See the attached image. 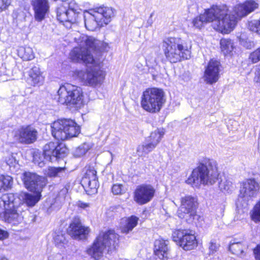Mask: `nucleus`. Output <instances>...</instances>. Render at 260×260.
Here are the masks:
<instances>
[{
  "mask_svg": "<svg viewBox=\"0 0 260 260\" xmlns=\"http://www.w3.org/2000/svg\"><path fill=\"white\" fill-rule=\"evenodd\" d=\"M258 7V4L255 1H246L235 7V15L229 13L225 5L213 6L211 8L206 10L204 14L194 18L192 24L196 28H201L205 23L212 22L215 29L222 33H229L235 27L238 18L246 16Z\"/></svg>",
  "mask_w": 260,
  "mask_h": 260,
  "instance_id": "obj_1",
  "label": "nucleus"
},
{
  "mask_svg": "<svg viewBox=\"0 0 260 260\" xmlns=\"http://www.w3.org/2000/svg\"><path fill=\"white\" fill-rule=\"evenodd\" d=\"M218 176L216 161L205 157L199 160L198 167L193 170L186 182L193 187H199L202 184H213Z\"/></svg>",
  "mask_w": 260,
  "mask_h": 260,
  "instance_id": "obj_2",
  "label": "nucleus"
},
{
  "mask_svg": "<svg viewBox=\"0 0 260 260\" xmlns=\"http://www.w3.org/2000/svg\"><path fill=\"white\" fill-rule=\"evenodd\" d=\"M161 49L166 59L171 63H176L191 57V43L180 38L165 39Z\"/></svg>",
  "mask_w": 260,
  "mask_h": 260,
  "instance_id": "obj_3",
  "label": "nucleus"
},
{
  "mask_svg": "<svg viewBox=\"0 0 260 260\" xmlns=\"http://www.w3.org/2000/svg\"><path fill=\"white\" fill-rule=\"evenodd\" d=\"M77 43L78 46L74 47L70 52L71 59L87 66L94 64L95 60L93 53L95 50L98 41L92 37L83 35L77 40Z\"/></svg>",
  "mask_w": 260,
  "mask_h": 260,
  "instance_id": "obj_4",
  "label": "nucleus"
},
{
  "mask_svg": "<svg viewBox=\"0 0 260 260\" xmlns=\"http://www.w3.org/2000/svg\"><path fill=\"white\" fill-rule=\"evenodd\" d=\"M119 241L118 235L113 230L102 232L100 233L92 245L89 247L87 253L96 260L100 259L103 255L104 249L108 248V251L116 249Z\"/></svg>",
  "mask_w": 260,
  "mask_h": 260,
  "instance_id": "obj_5",
  "label": "nucleus"
},
{
  "mask_svg": "<svg viewBox=\"0 0 260 260\" xmlns=\"http://www.w3.org/2000/svg\"><path fill=\"white\" fill-rule=\"evenodd\" d=\"M58 102L61 104L80 108L85 104L82 89L67 83L60 86L58 90Z\"/></svg>",
  "mask_w": 260,
  "mask_h": 260,
  "instance_id": "obj_6",
  "label": "nucleus"
},
{
  "mask_svg": "<svg viewBox=\"0 0 260 260\" xmlns=\"http://www.w3.org/2000/svg\"><path fill=\"white\" fill-rule=\"evenodd\" d=\"M165 101V93L162 89L148 88L141 96V105L145 111L155 113L160 110Z\"/></svg>",
  "mask_w": 260,
  "mask_h": 260,
  "instance_id": "obj_7",
  "label": "nucleus"
},
{
  "mask_svg": "<svg viewBox=\"0 0 260 260\" xmlns=\"http://www.w3.org/2000/svg\"><path fill=\"white\" fill-rule=\"evenodd\" d=\"M51 127L52 136L61 141L77 136L80 131V126L70 119H59L54 122Z\"/></svg>",
  "mask_w": 260,
  "mask_h": 260,
  "instance_id": "obj_8",
  "label": "nucleus"
},
{
  "mask_svg": "<svg viewBox=\"0 0 260 260\" xmlns=\"http://www.w3.org/2000/svg\"><path fill=\"white\" fill-rule=\"evenodd\" d=\"M180 205L177 214L179 218L185 219L190 223L197 219V214L198 203L197 198L190 195H186L180 199Z\"/></svg>",
  "mask_w": 260,
  "mask_h": 260,
  "instance_id": "obj_9",
  "label": "nucleus"
},
{
  "mask_svg": "<svg viewBox=\"0 0 260 260\" xmlns=\"http://www.w3.org/2000/svg\"><path fill=\"white\" fill-rule=\"evenodd\" d=\"M172 238L185 250L193 249L198 245L194 232L189 230H178L173 232Z\"/></svg>",
  "mask_w": 260,
  "mask_h": 260,
  "instance_id": "obj_10",
  "label": "nucleus"
},
{
  "mask_svg": "<svg viewBox=\"0 0 260 260\" xmlns=\"http://www.w3.org/2000/svg\"><path fill=\"white\" fill-rule=\"evenodd\" d=\"M78 77L85 85L95 87L101 85L105 77V73L103 70L94 67L78 72Z\"/></svg>",
  "mask_w": 260,
  "mask_h": 260,
  "instance_id": "obj_11",
  "label": "nucleus"
},
{
  "mask_svg": "<svg viewBox=\"0 0 260 260\" xmlns=\"http://www.w3.org/2000/svg\"><path fill=\"white\" fill-rule=\"evenodd\" d=\"M44 158L50 162H54L63 158L68 153V149L62 144L50 142L44 146Z\"/></svg>",
  "mask_w": 260,
  "mask_h": 260,
  "instance_id": "obj_12",
  "label": "nucleus"
},
{
  "mask_svg": "<svg viewBox=\"0 0 260 260\" xmlns=\"http://www.w3.org/2000/svg\"><path fill=\"white\" fill-rule=\"evenodd\" d=\"M22 179L25 187L34 192H41L46 184V179L31 172H24Z\"/></svg>",
  "mask_w": 260,
  "mask_h": 260,
  "instance_id": "obj_13",
  "label": "nucleus"
},
{
  "mask_svg": "<svg viewBox=\"0 0 260 260\" xmlns=\"http://www.w3.org/2000/svg\"><path fill=\"white\" fill-rule=\"evenodd\" d=\"M81 183L88 194H93L97 192L99 187L96 171L93 167H89L82 177Z\"/></svg>",
  "mask_w": 260,
  "mask_h": 260,
  "instance_id": "obj_14",
  "label": "nucleus"
},
{
  "mask_svg": "<svg viewBox=\"0 0 260 260\" xmlns=\"http://www.w3.org/2000/svg\"><path fill=\"white\" fill-rule=\"evenodd\" d=\"M155 192V189L150 184L140 185L134 192V200L139 205L146 204L152 200Z\"/></svg>",
  "mask_w": 260,
  "mask_h": 260,
  "instance_id": "obj_15",
  "label": "nucleus"
},
{
  "mask_svg": "<svg viewBox=\"0 0 260 260\" xmlns=\"http://www.w3.org/2000/svg\"><path fill=\"white\" fill-rule=\"evenodd\" d=\"M89 232V228L83 226L80 218L78 216L73 219L68 229L69 235L76 240L86 239Z\"/></svg>",
  "mask_w": 260,
  "mask_h": 260,
  "instance_id": "obj_16",
  "label": "nucleus"
},
{
  "mask_svg": "<svg viewBox=\"0 0 260 260\" xmlns=\"http://www.w3.org/2000/svg\"><path fill=\"white\" fill-rule=\"evenodd\" d=\"M38 132L33 127L28 125L22 126L15 132L14 137L19 142L25 144L34 143L37 139Z\"/></svg>",
  "mask_w": 260,
  "mask_h": 260,
  "instance_id": "obj_17",
  "label": "nucleus"
},
{
  "mask_svg": "<svg viewBox=\"0 0 260 260\" xmlns=\"http://www.w3.org/2000/svg\"><path fill=\"white\" fill-rule=\"evenodd\" d=\"M31 5L34 12L35 19L38 22H41L49 14V0H32Z\"/></svg>",
  "mask_w": 260,
  "mask_h": 260,
  "instance_id": "obj_18",
  "label": "nucleus"
},
{
  "mask_svg": "<svg viewBox=\"0 0 260 260\" xmlns=\"http://www.w3.org/2000/svg\"><path fill=\"white\" fill-rule=\"evenodd\" d=\"M259 189V185L254 179H246L241 184L240 196L245 200H248L256 196Z\"/></svg>",
  "mask_w": 260,
  "mask_h": 260,
  "instance_id": "obj_19",
  "label": "nucleus"
},
{
  "mask_svg": "<svg viewBox=\"0 0 260 260\" xmlns=\"http://www.w3.org/2000/svg\"><path fill=\"white\" fill-rule=\"evenodd\" d=\"M220 62L211 60L207 67L204 74L205 81L209 84L217 81L219 78Z\"/></svg>",
  "mask_w": 260,
  "mask_h": 260,
  "instance_id": "obj_20",
  "label": "nucleus"
},
{
  "mask_svg": "<svg viewBox=\"0 0 260 260\" xmlns=\"http://www.w3.org/2000/svg\"><path fill=\"white\" fill-rule=\"evenodd\" d=\"M168 240L159 238L155 240L154 243V252L160 260H167L170 251Z\"/></svg>",
  "mask_w": 260,
  "mask_h": 260,
  "instance_id": "obj_21",
  "label": "nucleus"
},
{
  "mask_svg": "<svg viewBox=\"0 0 260 260\" xmlns=\"http://www.w3.org/2000/svg\"><path fill=\"white\" fill-rule=\"evenodd\" d=\"M84 18L85 26L88 30L94 31L98 27L103 25L102 22L100 20L99 16H98L95 12L93 14L89 12L85 13Z\"/></svg>",
  "mask_w": 260,
  "mask_h": 260,
  "instance_id": "obj_22",
  "label": "nucleus"
},
{
  "mask_svg": "<svg viewBox=\"0 0 260 260\" xmlns=\"http://www.w3.org/2000/svg\"><path fill=\"white\" fill-rule=\"evenodd\" d=\"M248 248L247 243L244 241H238L236 239L233 240L229 245V250L233 254L244 258L246 255V250Z\"/></svg>",
  "mask_w": 260,
  "mask_h": 260,
  "instance_id": "obj_23",
  "label": "nucleus"
},
{
  "mask_svg": "<svg viewBox=\"0 0 260 260\" xmlns=\"http://www.w3.org/2000/svg\"><path fill=\"white\" fill-rule=\"evenodd\" d=\"M95 12L99 16L100 20L106 24L110 22L111 18L114 16V10L111 7L102 6L95 9Z\"/></svg>",
  "mask_w": 260,
  "mask_h": 260,
  "instance_id": "obj_24",
  "label": "nucleus"
},
{
  "mask_svg": "<svg viewBox=\"0 0 260 260\" xmlns=\"http://www.w3.org/2000/svg\"><path fill=\"white\" fill-rule=\"evenodd\" d=\"M43 80V77L38 67H34L27 72V76L26 81L28 84L32 86H35L40 84Z\"/></svg>",
  "mask_w": 260,
  "mask_h": 260,
  "instance_id": "obj_25",
  "label": "nucleus"
},
{
  "mask_svg": "<svg viewBox=\"0 0 260 260\" xmlns=\"http://www.w3.org/2000/svg\"><path fill=\"white\" fill-rule=\"evenodd\" d=\"M18 209H16L14 208L11 209V208L7 211H5V220L9 222L12 223L13 224H17L21 222L23 219V216L22 213H18Z\"/></svg>",
  "mask_w": 260,
  "mask_h": 260,
  "instance_id": "obj_26",
  "label": "nucleus"
},
{
  "mask_svg": "<svg viewBox=\"0 0 260 260\" xmlns=\"http://www.w3.org/2000/svg\"><path fill=\"white\" fill-rule=\"evenodd\" d=\"M156 146L155 144L146 139L145 142L138 147V154L140 156H145L151 152Z\"/></svg>",
  "mask_w": 260,
  "mask_h": 260,
  "instance_id": "obj_27",
  "label": "nucleus"
},
{
  "mask_svg": "<svg viewBox=\"0 0 260 260\" xmlns=\"http://www.w3.org/2000/svg\"><path fill=\"white\" fill-rule=\"evenodd\" d=\"M138 220L139 218L134 215H132L126 218L124 224L121 227V232L125 234L128 233L137 226Z\"/></svg>",
  "mask_w": 260,
  "mask_h": 260,
  "instance_id": "obj_28",
  "label": "nucleus"
},
{
  "mask_svg": "<svg viewBox=\"0 0 260 260\" xmlns=\"http://www.w3.org/2000/svg\"><path fill=\"white\" fill-rule=\"evenodd\" d=\"M44 172L45 174L50 178L62 177L66 175V169L62 167H49Z\"/></svg>",
  "mask_w": 260,
  "mask_h": 260,
  "instance_id": "obj_29",
  "label": "nucleus"
},
{
  "mask_svg": "<svg viewBox=\"0 0 260 260\" xmlns=\"http://www.w3.org/2000/svg\"><path fill=\"white\" fill-rule=\"evenodd\" d=\"M18 56L25 60H31L35 58L32 49L29 47H19L17 50Z\"/></svg>",
  "mask_w": 260,
  "mask_h": 260,
  "instance_id": "obj_30",
  "label": "nucleus"
},
{
  "mask_svg": "<svg viewBox=\"0 0 260 260\" xmlns=\"http://www.w3.org/2000/svg\"><path fill=\"white\" fill-rule=\"evenodd\" d=\"M14 196L12 194H3L0 198V208L7 211L12 207H14Z\"/></svg>",
  "mask_w": 260,
  "mask_h": 260,
  "instance_id": "obj_31",
  "label": "nucleus"
},
{
  "mask_svg": "<svg viewBox=\"0 0 260 260\" xmlns=\"http://www.w3.org/2000/svg\"><path fill=\"white\" fill-rule=\"evenodd\" d=\"M36 194L25 193L23 199L28 206H34L40 199L41 192H35Z\"/></svg>",
  "mask_w": 260,
  "mask_h": 260,
  "instance_id": "obj_32",
  "label": "nucleus"
},
{
  "mask_svg": "<svg viewBox=\"0 0 260 260\" xmlns=\"http://www.w3.org/2000/svg\"><path fill=\"white\" fill-rule=\"evenodd\" d=\"M221 51L225 55L230 54L234 49L233 42L230 39H222L220 40Z\"/></svg>",
  "mask_w": 260,
  "mask_h": 260,
  "instance_id": "obj_33",
  "label": "nucleus"
},
{
  "mask_svg": "<svg viewBox=\"0 0 260 260\" xmlns=\"http://www.w3.org/2000/svg\"><path fill=\"white\" fill-rule=\"evenodd\" d=\"M165 133V132L164 128H157L151 133L150 137L147 140L155 144L156 145H157L164 136Z\"/></svg>",
  "mask_w": 260,
  "mask_h": 260,
  "instance_id": "obj_34",
  "label": "nucleus"
},
{
  "mask_svg": "<svg viewBox=\"0 0 260 260\" xmlns=\"http://www.w3.org/2000/svg\"><path fill=\"white\" fill-rule=\"evenodd\" d=\"M13 184V178L10 176H0V191L10 189Z\"/></svg>",
  "mask_w": 260,
  "mask_h": 260,
  "instance_id": "obj_35",
  "label": "nucleus"
},
{
  "mask_svg": "<svg viewBox=\"0 0 260 260\" xmlns=\"http://www.w3.org/2000/svg\"><path fill=\"white\" fill-rule=\"evenodd\" d=\"M219 187L222 191L228 193L232 191L234 188L232 181L225 179L221 180L219 183Z\"/></svg>",
  "mask_w": 260,
  "mask_h": 260,
  "instance_id": "obj_36",
  "label": "nucleus"
},
{
  "mask_svg": "<svg viewBox=\"0 0 260 260\" xmlns=\"http://www.w3.org/2000/svg\"><path fill=\"white\" fill-rule=\"evenodd\" d=\"M7 165L10 167V170L13 173H17L19 169V165L15 158L12 155L10 156L6 160Z\"/></svg>",
  "mask_w": 260,
  "mask_h": 260,
  "instance_id": "obj_37",
  "label": "nucleus"
},
{
  "mask_svg": "<svg viewBox=\"0 0 260 260\" xmlns=\"http://www.w3.org/2000/svg\"><path fill=\"white\" fill-rule=\"evenodd\" d=\"M53 238L56 246L59 248H61L67 243V241L65 237V234L62 233H56L54 236Z\"/></svg>",
  "mask_w": 260,
  "mask_h": 260,
  "instance_id": "obj_38",
  "label": "nucleus"
},
{
  "mask_svg": "<svg viewBox=\"0 0 260 260\" xmlns=\"http://www.w3.org/2000/svg\"><path fill=\"white\" fill-rule=\"evenodd\" d=\"M248 28L250 30L260 35V17L258 20H253L249 21Z\"/></svg>",
  "mask_w": 260,
  "mask_h": 260,
  "instance_id": "obj_39",
  "label": "nucleus"
},
{
  "mask_svg": "<svg viewBox=\"0 0 260 260\" xmlns=\"http://www.w3.org/2000/svg\"><path fill=\"white\" fill-rule=\"evenodd\" d=\"M34 161L35 164L42 168L44 166L47 161H49L46 160V158H44V152L43 154L39 152H35L34 154Z\"/></svg>",
  "mask_w": 260,
  "mask_h": 260,
  "instance_id": "obj_40",
  "label": "nucleus"
},
{
  "mask_svg": "<svg viewBox=\"0 0 260 260\" xmlns=\"http://www.w3.org/2000/svg\"><path fill=\"white\" fill-rule=\"evenodd\" d=\"M88 148L87 146L84 144L79 146L76 149L74 152V155L76 157H79L84 155L88 151Z\"/></svg>",
  "mask_w": 260,
  "mask_h": 260,
  "instance_id": "obj_41",
  "label": "nucleus"
},
{
  "mask_svg": "<svg viewBox=\"0 0 260 260\" xmlns=\"http://www.w3.org/2000/svg\"><path fill=\"white\" fill-rule=\"evenodd\" d=\"M249 58L253 63L260 61V47L250 54Z\"/></svg>",
  "mask_w": 260,
  "mask_h": 260,
  "instance_id": "obj_42",
  "label": "nucleus"
},
{
  "mask_svg": "<svg viewBox=\"0 0 260 260\" xmlns=\"http://www.w3.org/2000/svg\"><path fill=\"white\" fill-rule=\"evenodd\" d=\"M251 217L254 221H260V201L255 206Z\"/></svg>",
  "mask_w": 260,
  "mask_h": 260,
  "instance_id": "obj_43",
  "label": "nucleus"
},
{
  "mask_svg": "<svg viewBox=\"0 0 260 260\" xmlns=\"http://www.w3.org/2000/svg\"><path fill=\"white\" fill-rule=\"evenodd\" d=\"M220 245L215 240H211L209 244L210 254H213L218 250Z\"/></svg>",
  "mask_w": 260,
  "mask_h": 260,
  "instance_id": "obj_44",
  "label": "nucleus"
},
{
  "mask_svg": "<svg viewBox=\"0 0 260 260\" xmlns=\"http://www.w3.org/2000/svg\"><path fill=\"white\" fill-rule=\"evenodd\" d=\"M240 44L247 49H250L254 47V43L253 42L248 39H240Z\"/></svg>",
  "mask_w": 260,
  "mask_h": 260,
  "instance_id": "obj_45",
  "label": "nucleus"
},
{
  "mask_svg": "<svg viewBox=\"0 0 260 260\" xmlns=\"http://www.w3.org/2000/svg\"><path fill=\"white\" fill-rule=\"evenodd\" d=\"M123 191V186L122 184H115L112 187V191L114 194H120Z\"/></svg>",
  "mask_w": 260,
  "mask_h": 260,
  "instance_id": "obj_46",
  "label": "nucleus"
},
{
  "mask_svg": "<svg viewBox=\"0 0 260 260\" xmlns=\"http://www.w3.org/2000/svg\"><path fill=\"white\" fill-rule=\"evenodd\" d=\"M11 3V0H0V13L7 9Z\"/></svg>",
  "mask_w": 260,
  "mask_h": 260,
  "instance_id": "obj_47",
  "label": "nucleus"
},
{
  "mask_svg": "<svg viewBox=\"0 0 260 260\" xmlns=\"http://www.w3.org/2000/svg\"><path fill=\"white\" fill-rule=\"evenodd\" d=\"M254 80L255 82L260 84V63L256 67Z\"/></svg>",
  "mask_w": 260,
  "mask_h": 260,
  "instance_id": "obj_48",
  "label": "nucleus"
},
{
  "mask_svg": "<svg viewBox=\"0 0 260 260\" xmlns=\"http://www.w3.org/2000/svg\"><path fill=\"white\" fill-rule=\"evenodd\" d=\"M256 260H260V245H257L253 250Z\"/></svg>",
  "mask_w": 260,
  "mask_h": 260,
  "instance_id": "obj_49",
  "label": "nucleus"
},
{
  "mask_svg": "<svg viewBox=\"0 0 260 260\" xmlns=\"http://www.w3.org/2000/svg\"><path fill=\"white\" fill-rule=\"evenodd\" d=\"M9 237V233L7 231L3 230L0 229V240H3L8 238Z\"/></svg>",
  "mask_w": 260,
  "mask_h": 260,
  "instance_id": "obj_50",
  "label": "nucleus"
},
{
  "mask_svg": "<svg viewBox=\"0 0 260 260\" xmlns=\"http://www.w3.org/2000/svg\"><path fill=\"white\" fill-rule=\"evenodd\" d=\"M78 206L81 208L85 209L89 207V204L79 201L78 203Z\"/></svg>",
  "mask_w": 260,
  "mask_h": 260,
  "instance_id": "obj_51",
  "label": "nucleus"
},
{
  "mask_svg": "<svg viewBox=\"0 0 260 260\" xmlns=\"http://www.w3.org/2000/svg\"><path fill=\"white\" fill-rule=\"evenodd\" d=\"M0 260H8V259L4 256H0Z\"/></svg>",
  "mask_w": 260,
  "mask_h": 260,
  "instance_id": "obj_52",
  "label": "nucleus"
},
{
  "mask_svg": "<svg viewBox=\"0 0 260 260\" xmlns=\"http://www.w3.org/2000/svg\"><path fill=\"white\" fill-rule=\"evenodd\" d=\"M148 260H156V258L155 257H150L149 259Z\"/></svg>",
  "mask_w": 260,
  "mask_h": 260,
  "instance_id": "obj_53",
  "label": "nucleus"
},
{
  "mask_svg": "<svg viewBox=\"0 0 260 260\" xmlns=\"http://www.w3.org/2000/svg\"><path fill=\"white\" fill-rule=\"evenodd\" d=\"M147 22L150 24V25H151L152 24V21H150L149 20H148Z\"/></svg>",
  "mask_w": 260,
  "mask_h": 260,
  "instance_id": "obj_54",
  "label": "nucleus"
}]
</instances>
